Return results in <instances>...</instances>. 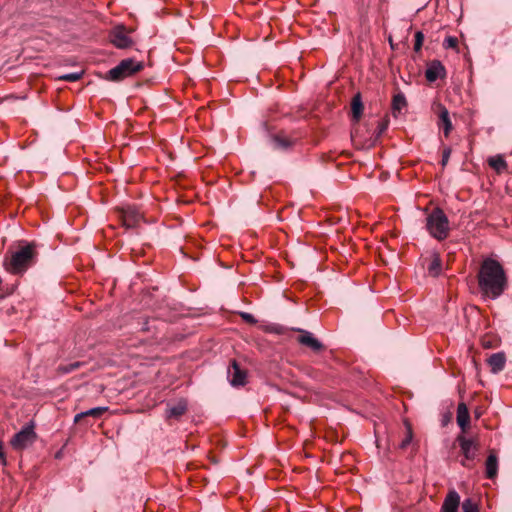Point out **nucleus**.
<instances>
[{
  "label": "nucleus",
  "mask_w": 512,
  "mask_h": 512,
  "mask_svg": "<svg viewBox=\"0 0 512 512\" xmlns=\"http://www.w3.org/2000/svg\"><path fill=\"white\" fill-rule=\"evenodd\" d=\"M241 317L244 321H246L247 323H250V324H255L257 322L255 317L252 314L247 313V312H242Z\"/></svg>",
  "instance_id": "obj_32"
},
{
  "label": "nucleus",
  "mask_w": 512,
  "mask_h": 512,
  "mask_svg": "<svg viewBox=\"0 0 512 512\" xmlns=\"http://www.w3.org/2000/svg\"><path fill=\"white\" fill-rule=\"evenodd\" d=\"M451 148L450 147H445L443 149V152H442V160H441V165L443 167H445L449 161V158H450V155H451Z\"/></svg>",
  "instance_id": "obj_31"
},
{
  "label": "nucleus",
  "mask_w": 512,
  "mask_h": 512,
  "mask_svg": "<svg viewBox=\"0 0 512 512\" xmlns=\"http://www.w3.org/2000/svg\"><path fill=\"white\" fill-rule=\"evenodd\" d=\"M83 362H80V361H76V362H73V363H69V364H65V365H60L58 367V372L62 373V374H68V373H71L77 369H79L80 367L83 366Z\"/></svg>",
  "instance_id": "obj_24"
},
{
  "label": "nucleus",
  "mask_w": 512,
  "mask_h": 512,
  "mask_svg": "<svg viewBox=\"0 0 512 512\" xmlns=\"http://www.w3.org/2000/svg\"><path fill=\"white\" fill-rule=\"evenodd\" d=\"M36 439L37 434L34 431V425L28 424L13 436L10 444L15 450H23L31 446Z\"/></svg>",
  "instance_id": "obj_5"
},
{
  "label": "nucleus",
  "mask_w": 512,
  "mask_h": 512,
  "mask_svg": "<svg viewBox=\"0 0 512 512\" xmlns=\"http://www.w3.org/2000/svg\"><path fill=\"white\" fill-rule=\"evenodd\" d=\"M271 141H272L273 147L275 149H279V150H287L294 143L290 138H288V137H286L284 135H281V134L274 135L271 138Z\"/></svg>",
  "instance_id": "obj_21"
},
{
  "label": "nucleus",
  "mask_w": 512,
  "mask_h": 512,
  "mask_svg": "<svg viewBox=\"0 0 512 512\" xmlns=\"http://www.w3.org/2000/svg\"><path fill=\"white\" fill-rule=\"evenodd\" d=\"M426 228L429 234L435 239L442 241L449 235V220L444 211L435 208L426 218Z\"/></svg>",
  "instance_id": "obj_3"
},
{
  "label": "nucleus",
  "mask_w": 512,
  "mask_h": 512,
  "mask_svg": "<svg viewBox=\"0 0 512 512\" xmlns=\"http://www.w3.org/2000/svg\"><path fill=\"white\" fill-rule=\"evenodd\" d=\"M108 410V407H95L91 408L89 410L80 412L75 415L74 422L78 423L81 419L85 417H93V418H99L101 417L106 411Z\"/></svg>",
  "instance_id": "obj_19"
},
{
  "label": "nucleus",
  "mask_w": 512,
  "mask_h": 512,
  "mask_svg": "<svg viewBox=\"0 0 512 512\" xmlns=\"http://www.w3.org/2000/svg\"><path fill=\"white\" fill-rule=\"evenodd\" d=\"M83 74H84L83 71L67 73V74L60 75L57 79L60 81H66V82H76L82 78Z\"/></svg>",
  "instance_id": "obj_26"
},
{
  "label": "nucleus",
  "mask_w": 512,
  "mask_h": 512,
  "mask_svg": "<svg viewBox=\"0 0 512 512\" xmlns=\"http://www.w3.org/2000/svg\"><path fill=\"white\" fill-rule=\"evenodd\" d=\"M428 272L431 276L437 277L440 275L442 270L441 258L438 253H433L431 256V262L428 266Z\"/></svg>",
  "instance_id": "obj_22"
},
{
  "label": "nucleus",
  "mask_w": 512,
  "mask_h": 512,
  "mask_svg": "<svg viewBox=\"0 0 512 512\" xmlns=\"http://www.w3.org/2000/svg\"><path fill=\"white\" fill-rule=\"evenodd\" d=\"M296 331L301 333L297 339L301 345L310 348L314 352L323 350V344L311 332L302 329H296Z\"/></svg>",
  "instance_id": "obj_10"
},
{
  "label": "nucleus",
  "mask_w": 512,
  "mask_h": 512,
  "mask_svg": "<svg viewBox=\"0 0 512 512\" xmlns=\"http://www.w3.org/2000/svg\"><path fill=\"white\" fill-rule=\"evenodd\" d=\"M439 108V121L438 126L443 130L444 136L448 137L451 133L453 126L450 120L448 109L442 104L438 105Z\"/></svg>",
  "instance_id": "obj_13"
},
{
  "label": "nucleus",
  "mask_w": 512,
  "mask_h": 512,
  "mask_svg": "<svg viewBox=\"0 0 512 512\" xmlns=\"http://www.w3.org/2000/svg\"><path fill=\"white\" fill-rule=\"evenodd\" d=\"M458 442L461 452L464 456V460L461 461V465L464 467H469L466 461H472L476 458L478 452V443L470 438H466L463 435H458L456 438Z\"/></svg>",
  "instance_id": "obj_6"
},
{
  "label": "nucleus",
  "mask_w": 512,
  "mask_h": 512,
  "mask_svg": "<svg viewBox=\"0 0 512 512\" xmlns=\"http://www.w3.org/2000/svg\"><path fill=\"white\" fill-rule=\"evenodd\" d=\"M407 101L406 97L402 92L397 93L393 96L391 108H392V114L394 117H397L401 111L406 108Z\"/></svg>",
  "instance_id": "obj_18"
},
{
  "label": "nucleus",
  "mask_w": 512,
  "mask_h": 512,
  "mask_svg": "<svg viewBox=\"0 0 512 512\" xmlns=\"http://www.w3.org/2000/svg\"><path fill=\"white\" fill-rule=\"evenodd\" d=\"M412 438H413L412 429L409 425H407V434H406L405 438L401 441L399 447L401 449H406L410 445Z\"/></svg>",
  "instance_id": "obj_28"
},
{
  "label": "nucleus",
  "mask_w": 512,
  "mask_h": 512,
  "mask_svg": "<svg viewBox=\"0 0 512 512\" xmlns=\"http://www.w3.org/2000/svg\"><path fill=\"white\" fill-rule=\"evenodd\" d=\"M142 62L135 61L132 58L122 60L117 66L110 69L106 79L110 81H121L130 77L143 69Z\"/></svg>",
  "instance_id": "obj_4"
},
{
  "label": "nucleus",
  "mask_w": 512,
  "mask_h": 512,
  "mask_svg": "<svg viewBox=\"0 0 512 512\" xmlns=\"http://www.w3.org/2000/svg\"><path fill=\"white\" fill-rule=\"evenodd\" d=\"M463 512H479L478 504L471 498H467L462 502Z\"/></svg>",
  "instance_id": "obj_25"
},
{
  "label": "nucleus",
  "mask_w": 512,
  "mask_h": 512,
  "mask_svg": "<svg viewBox=\"0 0 512 512\" xmlns=\"http://www.w3.org/2000/svg\"><path fill=\"white\" fill-rule=\"evenodd\" d=\"M488 164L492 167L498 174L507 170V162L503 158L502 155H496L490 157L488 159Z\"/></svg>",
  "instance_id": "obj_23"
},
{
  "label": "nucleus",
  "mask_w": 512,
  "mask_h": 512,
  "mask_svg": "<svg viewBox=\"0 0 512 512\" xmlns=\"http://www.w3.org/2000/svg\"><path fill=\"white\" fill-rule=\"evenodd\" d=\"M424 41V34L421 31L415 33L414 51L419 52L422 48Z\"/></svg>",
  "instance_id": "obj_29"
},
{
  "label": "nucleus",
  "mask_w": 512,
  "mask_h": 512,
  "mask_svg": "<svg viewBox=\"0 0 512 512\" xmlns=\"http://www.w3.org/2000/svg\"><path fill=\"white\" fill-rule=\"evenodd\" d=\"M443 45L445 48H456L458 45V39L453 36H448L444 39Z\"/></svg>",
  "instance_id": "obj_30"
},
{
  "label": "nucleus",
  "mask_w": 512,
  "mask_h": 512,
  "mask_svg": "<svg viewBox=\"0 0 512 512\" xmlns=\"http://www.w3.org/2000/svg\"><path fill=\"white\" fill-rule=\"evenodd\" d=\"M446 76L444 65L439 60L431 61L425 71V77L428 82H435L439 78Z\"/></svg>",
  "instance_id": "obj_11"
},
{
  "label": "nucleus",
  "mask_w": 512,
  "mask_h": 512,
  "mask_svg": "<svg viewBox=\"0 0 512 512\" xmlns=\"http://www.w3.org/2000/svg\"><path fill=\"white\" fill-rule=\"evenodd\" d=\"M187 411V402L183 399L179 400L174 405H168L166 410V418H175L178 419Z\"/></svg>",
  "instance_id": "obj_17"
},
{
  "label": "nucleus",
  "mask_w": 512,
  "mask_h": 512,
  "mask_svg": "<svg viewBox=\"0 0 512 512\" xmlns=\"http://www.w3.org/2000/svg\"><path fill=\"white\" fill-rule=\"evenodd\" d=\"M228 379L232 386H243L246 383V371L242 370L236 360L228 368Z\"/></svg>",
  "instance_id": "obj_9"
},
{
  "label": "nucleus",
  "mask_w": 512,
  "mask_h": 512,
  "mask_svg": "<svg viewBox=\"0 0 512 512\" xmlns=\"http://www.w3.org/2000/svg\"><path fill=\"white\" fill-rule=\"evenodd\" d=\"M483 345H484V347H490L489 342H486V343L484 342Z\"/></svg>",
  "instance_id": "obj_36"
},
{
  "label": "nucleus",
  "mask_w": 512,
  "mask_h": 512,
  "mask_svg": "<svg viewBox=\"0 0 512 512\" xmlns=\"http://www.w3.org/2000/svg\"><path fill=\"white\" fill-rule=\"evenodd\" d=\"M483 345H484V347H490L489 342H486V343L484 342Z\"/></svg>",
  "instance_id": "obj_35"
},
{
  "label": "nucleus",
  "mask_w": 512,
  "mask_h": 512,
  "mask_svg": "<svg viewBox=\"0 0 512 512\" xmlns=\"http://www.w3.org/2000/svg\"><path fill=\"white\" fill-rule=\"evenodd\" d=\"M1 457H2V465H4L5 464V460H4V454L3 453L1 454Z\"/></svg>",
  "instance_id": "obj_34"
},
{
  "label": "nucleus",
  "mask_w": 512,
  "mask_h": 512,
  "mask_svg": "<svg viewBox=\"0 0 512 512\" xmlns=\"http://www.w3.org/2000/svg\"><path fill=\"white\" fill-rule=\"evenodd\" d=\"M485 473L488 479H493L498 473V458L494 450H491L486 462H485Z\"/></svg>",
  "instance_id": "obj_15"
},
{
  "label": "nucleus",
  "mask_w": 512,
  "mask_h": 512,
  "mask_svg": "<svg viewBox=\"0 0 512 512\" xmlns=\"http://www.w3.org/2000/svg\"><path fill=\"white\" fill-rule=\"evenodd\" d=\"M487 364L489 365L490 371L493 374H498L499 372H501L505 368V364H506L505 353L504 352H497V353L492 354L487 359Z\"/></svg>",
  "instance_id": "obj_14"
},
{
  "label": "nucleus",
  "mask_w": 512,
  "mask_h": 512,
  "mask_svg": "<svg viewBox=\"0 0 512 512\" xmlns=\"http://www.w3.org/2000/svg\"><path fill=\"white\" fill-rule=\"evenodd\" d=\"M363 103L360 93L354 95L351 101L352 117L355 121H359L363 113Z\"/></svg>",
  "instance_id": "obj_20"
},
{
  "label": "nucleus",
  "mask_w": 512,
  "mask_h": 512,
  "mask_svg": "<svg viewBox=\"0 0 512 512\" xmlns=\"http://www.w3.org/2000/svg\"><path fill=\"white\" fill-rule=\"evenodd\" d=\"M142 329H143V330H149V328H148V327H146V326H144Z\"/></svg>",
  "instance_id": "obj_37"
},
{
  "label": "nucleus",
  "mask_w": 512,
  "mask_h": 512,
  "mask_svg": "<svg viewBox=\"0 0 512 512\" xmlns=\"http://www.w3.org/2000/svg\"><path fill=\"white\" fill-rule=\"evenodd\" d=\"M456 420L461 430L465 432L469 425L470 415L467 405L463 402L458 404Z\"/></svg>",
  "instance_id": "obj_16"
},
{
  "label": "nucleus",
  "mask_w": 512,
  "mask_h": 512,
  "mask_svg": "<svg viewBox=\"0 0 512 512\" xmlns=\"http://www.w3.org/2000/svg\"><path fill=\"white\" fill-rule=\"evenodd\" d=\"M389 125V120L387 118H384L380 121H378V125L375 130V138L378 139L381 137V135L387 130Z\"/></svg>",
  "instance_id": "obj_27"
},
{
  "label": "nucleus",
  "mask_w": 512,
  "mask_h": 512,
  "mask_svg": "<svg viewBox=\"0 0 512 512\" xmlns=\"http://www.w3.org/2000/svg\"><path fill=\"white\" fill-rule=\"evenodd\" d=\"M477 278L481 294L492 300L499 298L508 288V278L503 266L492 258L483 260Z\"/></svg>",
  "instance_id": "obj_1"
},
{
  "label": "nucleus",
  "mask_w": 512,
  "mask_h": 512,
  "mask_svg": "<svg viewBox=\"0 0 512 512\" xmlns=\"http://www.w3.org/2000/svg\"><path fill=\"white\" fill-rule=\"evenodd\" d=\"M267 331L274 332L280 334L282 332V328L280 326H272L267 329Z\"/></svg>",
  "instance_id": "obj_33"
},
{
  "label": "nucleus",
  "mask_w": 512,
  "mask_h": 512,
  "mask_svg": "<svg viewBox=\"0 0 512 512\" xmlns=\"http://www.w3.org/2000/svg\"><path fill=\"white\" fill-rule=\"evenodd\" d=\"M36 257L34 245L27 244L11 252L10 258H6L4 268L11 274L21 275L35 263Z\"/></svg>",
  "instance_id": "obj_2"
},
{
  "label": "nucleus",
  "mask_w": 512,
  "mask_h": 512,
  "mask_svg": "<svg viewBox=\"0 0 512 512\" xmlns=\"http://www.w3.org/2000/svg\"><path fill=\"white\" fill-rule=\"evenodd\" d=\"M120 218L125 228L130 229L136 227L141 219V213L135 207L123 208L120 212Z\"/></svg>",
  "instance_id": "obj_8"
},
{
  "label": "nucleus",
  "mask_w": 512,
  "mask_h": 512,
  "mask_svg": "<svg viewBox=\"0 0 512 512\" xmlns=\"http://www.w3.org/2000/svg\"><path fill=\"white\" fill-rule=\"evenodd\" d=\"M110 42L118 49H126L134 44L124 26H116L109 33Z\"/></svg>",
  "instance_id": "obj_7"
},
{
  "label": "nucleus",
  "mask_w": 512,
  "mask_h": 512,
  "mask_svg": "<svg viewBox=\"0 0 512 512\" xmlns=\"http://www.w3.org/2000/svg\"><path fill=\"white\" fill-rule=\"evenodd\" d=\"M459 506L460 496L458 492L450 490L443 501L441 512H458Z\"/></svg>",
  "instance_id": "obj_12"
}]
</instances>
